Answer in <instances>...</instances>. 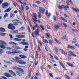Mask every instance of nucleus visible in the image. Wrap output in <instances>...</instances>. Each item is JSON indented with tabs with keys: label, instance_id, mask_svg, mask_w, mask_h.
I'll return each mask as SVG.
<instances>
[{
	"label": "nucleus",
	"instance_id": "obj_7",
	"mask_svg": "<svg viewBox=\"0 0 79 79\" xmlns=\"http://www.w3.org/2000/svg\"><path fill=\"white\" fill-rule=\"evenodd\" d=\"M16 62L17 63H19V64H26V62L20 60H17L16 61Z\"/></svg>",
	"mask_w": 79,
	"mask_h": 79
},
{
	"label": "nucleus",
	"instance_id": "obj_19",
	"mask_svg": "<svg viewBox=\"0 0 79 79\" xmlns=\"http://www.w3.org/2000/svg\"><path fill=\"white\" fill-rule=\"evenodd\" d=\"M4 52H5V50L2 49H0V55H2Z\"/></svg>",
	"mask_w": 79,
	"mask_h": 79
},
{
	"label": "nucleus",
	"instance_id": "obj_30",
	"mask_svg": "<svg viewBox=\"0 0 79 79\" xmlns=\"http://www.w3.org/2000/svg\"><path fill=\"white\" fill-rule=\"evenodd\" d=\"M18 2L20 3H21V4H23V5H24V6H26V4L25 3H24V2L22 3V2H21V1H19V0H18Z\"/></svg>",
	"mask_w": 79,
	"mask_h": 79
},
{
	"label": "nucleus",
	"instance_id": "obj_11",
	"mask_svg": "<svg viewBox=\"0 0 79 79\" xmlns=\"http://www.w3.org/2000/svg\"><path fill=\"white\" fill-rule=\"evenodd\" d=\"M35 35L39 36V28H38L37 29V31H35Z\"/></svg>",
	"mask_w": 79,
	"mask_h": 79
},
{
	"label": "nucleus",
	"instance_id": "obj_58",
	"mask_svg": "<svg viewBox=\"0 0 79 79\" xmlns=\"http://www.w3.org/2000/svg\"><path fill=\"white\" fill-rule=\"evenodd\" d=\"M9 36L10 37V39L11 40L13 39V36L11 35H9Z\"/></svg>",
	"mask_w": 79,
	"mask_h": 79
},
{
	"label": "nucleus",
	"instance_id": "obj_44",
	"mask_svg": "<svg viewBox=\"0 0 79 79\" xmlns=\"http://www.w3.org/2000/svg\"><path fill=\"white\" fill-rule=\"evenodd\" d=\"M73 40H75V41H73L72 42V43H76V41L77 40H76V39H74V38L73 39Z\"/></svg>",
	"mask_w": 79,
	"mask_h": 79
},
{
	"label": "nucleus",
	"instance_id": "obj_37",
	"mask_svg": "<svg viewBox=\"0 0 79 79\" xmlns=\"http://www.w3.org/2000/svg\"><path fill=\"white\" fill-rule=\"evenodd\" d=\"M18 32H19V31L18 30H15L13 31V32L15 34H17V33H18Z\"/></svg>",
	"mask_w": 79,
	"mask_h": 79
},
{
	"label": "nucleus",
	"instance_id": "obj_62",
	"mask_svg": "<svg viewBox=\"0 0 79 79\" xmlns=\"http://www.w3.org/2000/svg\"><path fill=\"white\" fill-rule=\"evenodd\" d=\"M16 49H20V47L17 46H16Z\"/></svg>",
	"mask_w": 79,
	"mask_h": 79
},
{
	"label": "nucleus",
	"instance_id": "obj_1",
	"mask_svg": "<svg viewBox=\"0 0 79 79\" xmlns=\"http://www.w3.org/2000/svg\"><path fill=\"white\" fill-rule=\"evenodd\" d=\"M5 46H8V44L4 41L0 40V48L3 49L6 48L8 50H13V48L10 47H6Z\"/></svg>",
	"mask_w": 79,
	"mask_h": 79
},
{
	"label": "nucleus",
	"instance_id": "obj_51",
	"mask_svg": "<svg viewBox=\"0 0 79 79\" xmlns=\"http://www.w3.org/2000/svg\"><path fill=\"white\" fill-rule=\"evenodd\" d=\"M40 27H41L42 29V30H43V31H44V27H43V26H42L41 25H40Z\"/></svg>",
	"mask_w": 79,
	"mask_h": 79
},
{
	"label": "nucleus",
	"instance_id": "obj_15",
	"mask_svg": "<svg viewBox=\"0 0 79 79\" xmlns=\"http://www.w3.org/2000/svg\"><path fill=\"white\" fill-rule=\"evenodd\" d=\"M11 8L9 7L6 10H5L4 11V13H8V12H10V11H11Z\"/></svg>",
	"mask_w": 79,
	"mask_h": 79
},
{
	"label": "nucleus",
	"instance_id": "obj_6",
	"mask_svg": "<svg viewBox=\"0 0 79 79\" xmlns=\"http://www.w3.org/2000/svg\"><path fill=\"white\" fill-rule=\"evenodd\" d=\"M34 20L33 21V23H34L35 25V27H39V25L37 23H38V22H39L40 23V21L39 20Z\"/></svg>",
	"mask_w": 79,
	"mask_h": 79
},
{
	"label": "nucleus",
	"instance_id": "obj_12",
	"mask_svg": "<svg viewBox=\"0 0 79 79\" xmlns=\"http://www.w3.org/2000/svg\"><path fill=\"white\" fill-rule=\"evenodd\" d=\"M9 72L11 74H12L13 76H16V75L15 74V73L12 70H9Z\"/></svg>",
	"mask_w": 79,
	"mask_h": 79
},
{
	"label": "nucleus",
	"instance_id": "obj_29",
	"mask_svg": "<svg viewBox=\"0 0 79 79\" xmlns=\"http://www.w3.org/2000/svg\"><path fill=\"white\" fill-rule=\"evenodd\" d=\"M16 27H15L14 26H13V25L10 28V30H15V28Z\"/></svg>",
	"mask_w": 79,
	"mask_h": 79
},
{
	"label": "nucleus",
	"instance_id": "obj_21",
	"mask_svg": "<svg viewBox=\"0 0 79 79\" xmlns=\"http://www.w3.org/2000/svg\"><path fill=\"white\" fill-rule=\"evenodd\" d=\"M60 52H61L62 54H64V55H68V54H67V53L64 52V51L62 49L60 50Z\"/></svg>",
	"mask_w": 79,
	"mask_h": 79
},
{
	"label": "nucleus",
	"instance_id": "obj_40",
	"mask_svg": "<svg viewBox=\"0 0 79 79\" xmlns=\"http://www.w3.org/2000/svg\"><path fill=\"white\" fill-rule=\"evenodd\" d=\"M53 18H54L53 19H54V21L55 22L56 21V16H54Z\"/></svg>",
	"mask_w": 79,
	"mask_h": 79
},
{
	"label": "nucleus",
	"instance_id": "obj_16",
	"mask_svg": "<svg viewBox=\"0 0 79 79\" xmlns=\"http://www.w3.org/2000/svg\"><path fill=\"white\" fill-rule=\"evenodd\" d=\"M33 17H34V18H33L32 19L33 20V21H34V20H35V21H37V16H36V15L35 14H33Z\"/></svg>",
	"mask_w": 79,
	"mask_h": 79
},
{
	"label": "nucleus",
	"instance_id": "obj_10",
	"mask_svg": "<svg viewBox=\"0 0 79 79\" xmlns=\"http://www.w3.org/2000/svg\"><path fill=\"white\" fill-rule=\"evenodd\" d=\"M3 74L5 76L7 77H11V75L7 73H3Z\"/></svg>",
	"mask_w": 79,
	"mask_h": 79
},
{
	"label": "nucleus",
	"instance_id": "obj_47",
	"mask_svg": "<svg viewBox=\"0 0 79 79\" xmlns=\"http://www.w3.org/2000/svg\"><path fill=\"white\" fill-rule=\"evenodd\" d=\"M54 57L55 58L56 60H58V58L56 56H55Z\"/></svg>",
	"mask_w": 79,
	"mask_h": 79
},
{
	"label": "nucleus",
	"instance_id": "obj_17",
	"mask_svg": "<svg viewBox=\"0 0 79 79\" xmlns=\"http://www.w3.org/2000/svg\"><path fill=\"white\" fill-rule=\"evenodd\" d=\"M13 40L15 41H21V40H22V39H18V38H15Z\"/></svg>",
	"mask_w": 79,
	"mask_h": 79
},
{
	"label": "nucleus",
	"instance_id": "obj_35",
	"mask_svg": "<svg viewBox=\"0 0 79 79\" xmlns=\"http://www.w3.org/2000/svg\"><path fill=\"white\" fill-rule=\"evenodd\" d=\"M43 42H44V43H47V44H48V41L47 40H44V39L43 40Z\"/></svg>",
	"mask_w": 79,
	"mask_h": 79
},
{
	"label": "nucleus",
	"instance_id": "obj_52",
	"mask_svg": "<svg viewBox=\"0 0 79 79\" xmlns=\"http://www.w3.org/2000/svg\"><path fill=\"white\" fill-rule=\"evenodd\" d=\"M66 2L67 5H69V6L70 5V4H69V2H68V1H66Z\"/></svg>",
	"mask_w": 79,
	"mask_h": 79
},
{
	"label": "nucleus",
	"instance_id": "obj_43",
	"mask_svg": "<svg viewBox=\"0 0 79 79\" xmlns=\"http://www.w3.org/2000/svg\"><path fill=\"white\" fill-rule=\"evenodd\" d=\"M7 16H8V13H6L5 14V15L4 16V19H5V18H6V17Z\"/></svg>",
	"mask_w": 79,
	"mask_h": 79
},
{
	"label": "nucleus",
	"instance_id": "obj_57",
	"mask_svg": "<svg viewBox=\"0 0 79 79\" xmlns=\"http://www.w3.org/2000/svg\"><path fill=\"white\" fill-rule=\"evenodd\" d=\"M12 47L13 48H14V49H15L16 48V46H12Z\"/></svg>",
	"mask_w": 79,
	"mask_h": 79
},
{
	"label": "nucleus",
	"instance_id": "obj_53",
	"mask_svg": "<svg viewBox=\"0 0 79 79\" xmlns=\"http://www.w3.org/2000/svg\"><path fill=\"white\" fill-rule=\"evenodd\" d=\"M20 44H21V45H24L25 42H21Z\"/></svg>",
	"mask_w": 79,
	"mask_h": 79
},
{
	"label": "nucleus",
	"instance_id": "obj_45",
	"mask_svg": "<svg viewBox=\"0 0 79 79\" xmlns=\"http://www.w3.org/2000/svg\"><path fill=\"white\" fill-rule=\"evenodd\" d=\"M65 76L66 77L67 79H70V77H69L68 76V75H65Z\"/></svg>",
	"mask_w": 79,
	"mask_h": 79
},
{
	"label": "nucleus",
	"instance_id": "obj_28",
	"mask_svg": "<svg viewBox=\"0 0 79 79\" xmlns=\"http://www.w3.org/2000/svg\"><path fill=\"white\" fill-rule=\"evenodd\" d=\"M9 45H15V44H16V43L13 42H10L9 43Z\"/></svg>",
	"mask_w": 79,
	"mask_h": 79
},
{
	"label": "nucleus",
	"instance_id": "obj_49",
	"mask_svg": "<svg viewBox=\"0 0 79 79\" xmlns=\"http://www.w3.org/2000/svg\"><path fill=\"white\" fill-rule=\"evenodd\" d=\"M18 34H23L24 35H25L26 34V33L25 32H22V33H18Z\"/></svg>",
	"mask_w": 79,
	"mask_h": 79
},
{
	"label": "nucleus",
	"instance_id": "obj_4",
	"mask_svg": "<svg viewBox=\"0 0 79 79\" xmlns=\"http://www.w3.org/2000/svg\"><path fill=\"white\" fill-rule=\"evenodd\" d=\"M15 37H17V38H19V39H22L23 38H25L26 36L24 35H16Z\"/></svg>",
	"mask_w": 79,
	"mask_h": 79
},
{
	"label": "nucleus",
	"instance_id": "obj_56",
	"mask_svg": "<svg viewBox=\"0 0 79 79\" xmlns=\"http://www.w3.org/2000/svg\"><path fill=\"white\" fill-rule=\"evenodd\" d=\"M62 24L63 25V26H64L65 27H67V25H66L63 23H62Z\"/></svg>",
	"mask_w": 79,
	"mask_h": 79
},
{
	"label": "nucleus",
	"instance_id": "obj_32",
	"mask_svg": "<svg viewBox=\"0 0 79 79\" xmlns=\"http://www.w3.org/2000/svg\"><path fill=\"white\" fill-rule=\"evenodd\" d=\"M6 34V33H2L0 34V35L1 36H5V35Z\"/></svg>",
	"mask_w": 79,
	"mask_h": 79
},
{
	"label": "nucleus",
	"instance_id": "obj_13",
	"mask_svg": "<svg viewBox=\"0 0 79 79\" xmlns=\"http://www.w3.org/2000/svg\"><path fill=\"white\" fill-rule=\"evenodd\" d=\"M13 69H15L16 70H18V69H20L21 70V71H22V72H23V71H24V70H23L22 69H21L20 68H19L18 67H14Z\"/></svg>",
	"mask_w": 79,
	"mask_h": 79
},
{
	"label": "nucleus",
	"instance_id": "obj_24",
	"mask_svg": "<svg viewBox=\"0 0 79 79\" xmlns=\"http://www.w3.org/2000/svg\"><path fill=\"white\" fill-rule=\"evenodd\" d=\"M25 29V27H24V26H23L19 28V31H24Z\"/></svg>",
	"mask_w": 79,
	"mask_h": 79
},
{
	"label": "nucleus",
	"instance_id": "obj_18",
	"mask_svg": "<svg viewBox=\"0 0 79 79\" xmlns=\"http://www.w3.org/2000/svg\"><path fill=\"white\" fill-rule=\"evenodd\" d=\"M72 9L73 10V11H74L75 12H79V9H75L73 7H72Z\"/></svg>",
	"mask_w": 79,
	"mask_h": 79
},
{
	"label": "nucleus",
	"instance_id": "obj_36",
	"mask_svg": "<svg viewBox=\"0 0 79 79\" xmlns=\"http://www.w3.org/2000/svg\"><path fill=\"white\" fill-rule=\"evenodd\" d=\"M55 40L56 42L57 43V44H60V41H58V40L57 39H56L55 38Z\"/></svg>",
	"mask_w": 79,
	"mask_h": 79
},
{
	"label": "nucleus",
	"instance_id": "obj_61",
	"mask_svg": "<svg viewBox=\"0 0 79 79\" xmlns=\"http://www.w3.org/2000/svg\"><path fill=\"white\" fill-rule=\"evenodd\" d=\"M3 0H0V5L2 3V2H3Z\"/></svg>",
	"mask_w": 79,
	"mask_h": 79
},
{
	"label": "nucleus",
	"instance_id": "obj_55",
	"mask_svg": "<svg viewBox=\"0 0 79 79\" xmlns=\"http://www.w3.org/2000/svg\"><path fill=\"white\" fill-rule=\"evenodd\" d=\"M28 30L29 31V32H31V29H30V28H29V27H28Z\"/></svg>",
	"mask_w": 79,
	"mask_h": 79
},
{
	"label": "nucleus",
	"instance_id": "obj_54",
	"mask_svg": "<svg viewBox=\"0 0 79 79\" xmlns=\"http://www.w3.org/2000/svg\"><path fill=\"white\" fill-rule=\"evenodd\" d=\"M55 50L56 52L57 53L58 52V49L55 48L54 49Z\"/></svg>",
	"mask_w": 79,
	"mask_h": 79
},
{
	"label": "nucleus",
	"instance_id": "obj_64",
	"mask_svg": "<svg viewBox=\"0 0 79 79\" xmlns=\"http://www.w3.org/2000/svg\"><path fill=\"white\" fill-rule=\"evenodd\" d=\"M47 29H50V27L49 26L47 25Z\"/></svg>",
	"mask_w": 79,
	"mask_h": 79
},
{
	"label": "nucleus",
	"instance_id": "obj_9",
	"mask_svg": "<svg viewBox=\"0 0 79 79\" xmlns=\"http://www.w3.org/2000/svg\"><path fill=\"white\" fill-rule=\"evenodd\" d=\"M40 12H42V13L43 14L44 12H45V9L44 8H42L41 7H40L39 9Z\"/></svg>",
	"mask_w": 79,
	"mask_h": 79
},
{
	"label": "nucleus",
	"instance_id": "obj_60",
	"mask_svg": "<svg viewBox=\"0 0 79 79\" xmlns=\"http://www.w3.org/2000/svg\"><path fill=\"white\" fill-rule=\"evenodd\" d=\"M46 35L48 37V38H50V35H48V33L46 34Z\"/></svg>",
	"mask_w": 79,
	"mask_h": 79
},
{
	"label": "nucleus",
	"instance_id": "obj_33",
	"mask_svg": "<svg viewBox=\"0 0 79 79\" xmlns=\"http://www.w3.org/2000/svg\"><path fill=\"white\" fill-rule=\"evenodd\" d=\"M38 18H40V19L41 18V17H42V16L41 15V14H40V12H39L38 13Z\"/></svg>",
	"mask_w": 79,
	"mask_h": 79
},
{
	"label": "nucleus",
	"instance_id": "obj_14",
	"mask_svg": "<svg viewBox=\"0 0 79 79\" xmlns=\"http://www.w3.org/2000/svg\"><path fill=\"white\" fill-rule=\"evenodd\" d=\"M48 11L47 10L46 12V15L47 16L48 18H49L50 16H51V14H50V13H49L48 15Z\"/></svg>",
	"mask_w": 79,
	"mask_h": 79
},
{
	"label": "nucleus",
	"instance_id": "obj_27",
	"mask_svg": "<svg viewBox=\"0 0 79 79\" xmlns=\"http://www.w3.org/2000/svg\"><path fill=\"white\" fill-rule=\"evenodd\" d=\"M68 65L69 66H70L71 67H73L74 66V65L73 64H72L69 63H67Z\"/></svg>",
	"mask_w": 79,
	"mask_h": 79
},
{
	"label": "nucleus",
	"instance_id": "obj_22",
	"mask_svg": "<svg viewBox=\"0 0 79 79\" xmlns=\"http://www.w3.org/2000/svg\"><path fill=\"white\" fill-rule=\"evenodd\" d=\"M13 24L12 23H10L8 25L7 27L9 29H11V27H12Z\"/></svg>",
	"mask_w": 79,
	"mask_h": 79
},
{
	"label": "nucleus",
	"instance_id": "obj_25",
	"mask_svg": "<svg viewBox=\"0 0 79 79\" xmlns=\"http://www.w3.org/2000/svg\"><path fill=\"white\" fill-rule=\"evenodd\" d=\"M19 56L21 58H23V59H24V58H26L27 57L25 56H23V55H19Z\"/></svg>",
	"mask_w": 79,
	"mask_h": 79
},
{
	"label": "nucleus",
	"instance_id": "obj_20",
	"mask_svg": "<svg viewBox=\"0 0 79 79\" xmlns=\"http://www.w3.org/2000/svg\"><path fill=\"white\" fill-rule=\"evenodd\" d=\"M59 29V26L58 25H55L54 27V31H56Z\"/></svg>",
	"mask_w": 79,
	"mask_h": 79
},
{
	"label": "nucleus",
	"instance_id": "obj_2",
	"mask_svg": "<svg viewBox=\"0 0 79 79\" xmlns=\"http://www.w3.org/2000/svg\"><path fill=\"white\" fill-rule=\"evenodd\" d=\"M12 52H11L10 51H7L6 52V53L8 54V55H13L14 53H18L19 54H21L22 53V52L20 51H16V49H13L12 50Z\"/></svg>",
	"mask_w": 79,
	"mask_h": 79
},
{
	"label": "nucleus",
	"instance_id": "obj_50",
	"mask_svg": "<svg viewBox=\"0 0 79 79\" xmlns=\"http://www.w3.org/2000/svg\"><path fill=\"white\" fill-rule=\"evenodd\" d=\"M24 45H29V44H28V42H25Z\"/></svg>",
	"mask_w": 79,
	"mask_h": 79
},
{
	"label": "nucleus",
	"instance_id": "obj_63",
	"mask_svg": "<svg viewBox=\"0 0 79 79\" xmlns=\"http://www.w3.org/2000/svg\"><path fill=\"white\" fill-rule=\"evenodd\" d=\"M26 10H29V7L28 6H26Z\"/></svg>",
	"mask_w": 79,
	"mask_h": 79
},
{
	"label": "nucleus",
	"instance_id": "obj_46",
	"mask_svg": "<svg viewBox=\"0 0 79 79\" xmlns=\"http://www.w3.org/2000/svg\"><path fill=\"white\" fill-rule=\"evenodd\" d=\"M49 76L51 77H52V78L53 77V75H52V73H49Z\"/></svg>",
	"mask_w": 79,
	"mask_h": 79
},
{
	"label": "nucleus",
	"instance_id": "obj_8",
	"mask_svg": "<svg viewBox=\"0 0 79 79\" xmlns=\"http://www.w3.org/2000/svg\"><path fill=\"white\" fill-rule=\"evenodd\" d=\"M18 21H19V20H14L12 21V23H13V25L14 26H18Z\"/></svg>",
	"mask_w": 79,
	"mask_h": 79
},
{
	"label": "nucleus",
	"instance_id": "obj_48",
	"mask_svg": "<svg viewBox=\"0 0 79 79\" xmlns=\"http://www.w3.org/2000/svg\"><path fill=\"white\" fill-rule=\"evenodd\" d=\"M69 53L70 54H70L69 55V56H71V55H72L73 54V53L72 52H71L70 51H69Z\"/></svg>",
	"mask_w": 79,
	"mask_h": 79
},
{
	"label": "nucleus",
	"instance_id": "obj_3",
	"mask_svg": "<svg viewBox=\"0 0 79 79\" xmlns=\"http://www.w3.org/2000/svg\"><path fill=\"white\" fill-rule=\"evenodd\" d=\"M63 8H64L65 10H67V8H69V6L66 5V6L64 5H62L61 6H58V8L60 9V10H62Z\"/></svg>",
	"mask_w": 79,
	"mask_h": 79
},
{
	"label": "nucleus",
	"instance_id": "obj_5",
	"mask_svg": "<svg viewBox=\"0 0 79 79\" xmlns=\"http://www.w3.org/2000/svg\"><path fill=\"white\" fill-rule=\"evenodd\" d=\"M9 6L8 3L7 2H5L4 3H2V7L3 8H6L8 7Z\"/></svg>",
	"mask_w": 79,
	"mask_h": 79
},
{
	"label": "nucleus",
	"instance_id": "obj_38",
	"mask_svg": "<svg viewBox=\"0 0 79 79\" xmlns=\"http://www.w3.org/2000/svg\"><path fill=\"white\" fill-rule=\"evenodd\" d=\"M62 40H64V39H65L67 40V41H68V39L66 38V36H64L62 38H61Z\"/></svg>",
	"mask_w": 79,
	"mask_h": 79
},
{
	"label": "nucleus",
	"instance_id": "obj_41",
	"mask_svg": "<svg viewBox=\"0 0 79 79\" xmlns=\"http://www.w3.org/2000/svg\"><path fill=\"white\" fill-rule=\"evenodd\" d=\"M15 14H11L10 15V17L11 18H13V17H15Z\"/></svg>",
	"mask_w": 79,
	"mask_h": 79
},
{
	"label": "nucleus",
	"instance_id": "obj_42",
	"mask_svg": "<svg viewBox=\"0 0 79 79\" xmlns=\"http://www.w3.org/2000/svg\"><path fill=\"white\" fill-rule=\"evenodd\" d=\"M49 44H50V45H52V44H53V42H52V41L51 40H49Z\"/></svg>",
	"mask_w": 79,
	"mask_h": 79
},
{
	"label": "nucleus",
	"instance_id": "obj_39",
	"mask_svg": "<svg viewBox=\"0 0 79 79\" xmlns=\"http://www.w3.org/2000/svg\"><path fill=\"white\" fill-rule=\"evenodd\" d=\"M16 73L17 74V75H18L19 76H20L21 74V73L18 72H16Z\"/></svg>",
	"mask_w": 79,
	"mask_h": 79
},
{
	"label": "nucleus",
	"instance_id": "obj_31",
	"mask_svg": "<svg viewBox=\"0 0 79 79\" xmlns=\"http://www.w3.org/2000/svg\"><path fill=\"white\" fill-rule=\"evenodd\" d=\"M60 64L61 65V66L64 68V69H65V67H64V65H63V64L61 62H59Z\"/></svg>",
	"mask_w": 79,
	"mask_h": 79
},
{
	"label": "nucleus",
	"instance_id": "obj_34",
	"mask_svg": "<svg viewBox=\"0 0 79 79\" xmlns=\"http://www.w3.org/2000/svg\"><path fill=\"white\" fill-rule=\"evenodd\" d=\"M72 31L73 32H78V30H75V29H73L72 30Z\"/></svg>",
	"mask_w": 79,
	"mask_h": 79
},
{
	"label": "nucleus",
	"instance_id": "obj_59",
	"mask_svg": "<svg viewBox=\"0 0 79 79\" xmlns=\"http://www.w3.org/2000/svg\"><path fill=\"white\" fill-rule=\"evenodd\" d=\"M36 3H37V4H40V2L39 1H37V2H36Z\"/></svg>",
	"mask_w": 79,
	"mask_h": 79
},
{
	"label": "nucleus",
	"instance_id": "obj_23",
	"mask_svg": "<svg viewBox=\"0 0 79 79\" xmlns=\"http://www.w3.org/2000/svg\"><path fill=\"white\" fill-rule=\"evenodd\" d=\"M0 31L2 32H5V29L1 27L0 28Z\"/></svg>",
	"mask_w": 79,
	"mask_h": 79
},
{
	"label": "nucleus",
	"instance_id": "obj_26",
	"mask_svg": "<svg viewBox=\"0 0 79 79\" xmlns=\"http://www.w3.org/2000/svg\"><path fill=\"white\" fill-rule=\"evenodd\" d=\"M67 48H71V49H72V50H74V48L73 46H70V45H68V47H67Z\"/></svg>",
	"mask_w": 79,
	"mask_h": 79
}]
</instances>
